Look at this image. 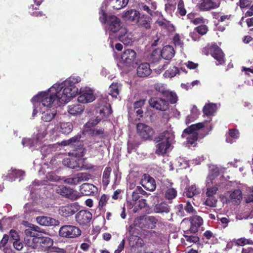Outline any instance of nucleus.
I'll list each match as a JSON object with an SVG mask.
<instances>
[{
	"instance_id": "1",
	"label": "nucleus",
	"mask_w": 253,
	"mask_h": 253,
	"mask_svg": "<svg viewBox=\"0 0 253 253\" xmlns=\"http://www.w3.org/2000/svg\"><path fill=\"white\" fill-rule=\"evenodd\" d=\"M81 81L79 76H72L60 83L54 84L47 91L34 96L31 99L34 106L33 117L39 112L42 121H51L57 114L56 108L69 102L77 96L78 89L75 84Z\"/></svg>"
},
{
	"instance_id": "2",
	"label": "nucleus",
	"mask_w": 253,
	"mask_h": 253,
	"mask_svg": "<svg viewBox=\"0 0 253 253\" xmlns=\"http://www.w3.org/2000/svg\"><path fill=\"white\" fill-rule=\"evenodd\" d=\"M106 7V3L103 2L99 11V20L102 23H105L107 21L106 32L109 35L108 42L110 47L114 49V42L117 41V35L122 29L125 28L121 26L120 19L115 16H110L107 21V14L105 12Z\"/></svg>"
},
{
	"instance_id": "3",
	"label": "nucleus",
	"mask_w": 253,
	"mask_h": 253,
	"mask_svg": "<svg viewBox=\"0 0 253 253\" xmlns=\"http://www.w3.org/2000/svg\"><path fill=\"white\" fill-rule=\"evenodd\" d=\"M203 223V218L197 215L190 216L189 220L185 219L182 220L181 226L185 241L189 243L199 244L200 239L198 237V230Z\"/></svg>"
},
{
	"instance_id": "4",
	"label": "nucleus",
	"mask_w": 253,
	"mask_h": 253,
	"mask_svg": "<svg viewBox=\"0 0 253 253\" xmlns=\"http://www.w3.org/2000/svg\"><path fill=\"white\" fill-rule=\"evenodd\" d=\"M85 154V149L82 146L69 153L67 157L63 159V164L68 168L76 169L82 168L84 169L95 171L100 169V167L86 163L83 160Z\"/></svg>"
},
{
	"instance_id": "5",
	"label": "nucleus",
	"mask_w": 253,
	"mask_h": 253,
	"mask_svg": "<svg viewBox=\"0 0 253 253\" xmlns=\"http://www.w3.org/2000/svg\"><path fill=\"white\" fill-rule=\"evenodd\" d=\"M207 124L204 122L192 125L183 130L181 136L186 139V145L187 146H195L199 138H203L208 134V132H206L208 126Z\"/></svg>"
},
{
	"instance_id": "6",
	"label": "nucleus",
	"mask_w": 253,
	"mask_h": 253,
	"mask_svg": "<svg viewBox=\"0 0 253 253\" xmlns=\"http://www.w3.org/2000/svg\"><path fill=\"white\" fill-rule=\"evenodd\" d=\"M174 135L170 130H166L160 134L157 138L156 153L163 155L172 149V144L174 142Z\"/></svg>"
},
{
	"instance_id": "7",
	"label": "nucleus",
	"mask_w": 253,
	"mask_h": 253,
	"mask_svg": "<svg viewBox=\"0 0 253 253\" xmlns=\"http://www.w3.org/2000/svg\"><path fill=\"white\" fill-rule=\"evenodd\" d=\"M157 223L158 219L153 216L141 215L135 218L133 225L141 229L152 230L156 228Z\"/></svg>"
},
{
	"instance_id": "8",
	"label": "nucleus",
	"mask_w": 253,
	"mask_h": 253,
	"mask_svg": "<svg viewBox=\"0 0 253 253\" xmlns=\"http://www.w3.org/2000/svg\"><path fill=\"white\" fill-rule=\"evenodd\" d=\"M136 64V53L131 49L125 50L121 56V59L118 66L121 68L133 67Z\"/></svg>"
},
{
	"instance_id": "9",
	"label": "nucleus",
	"mask_w": 253,
	"mask_h": 253,
	"mask_svg": "<svg viewBox=\"0 0 253 253\" xmlns=\"http://www.w3.org/2000/svg\"><path fill=\"white\" fill-rule=\"evenodd\" d=\"M81 234V229L76 226L65 225L59 229V236L65 238H75L79 237Z\"/></svg>"
},
{
	"instance_id": "10",
	"label": "nucleus",
	"mask_w": 253,
	"mask_h": 253,
	"mask_svg": "<svg viewBox=\"0 0 253 253\" xmlns=\"http://www.w3.org/2000/svg\"><path fill=\"white\" fill-rule=\"evenodd\" d=\"M77 83L75 84H78ZM77 87L76 85H75ZM79 90V89H78ZM79 93V96L78 98V100L79 102L82 103H86L88 102H92L95 100V95L92 89H90L88 87H82L80 89V92L78 91V95Z\"/></svg>"
},
{
	"instance_id": "11",
	"label": "nucleus",
	"mask_w": 253,
	"mask_h": 253,
	"mask_svg": "<svg viewBox=\"0 0 253 253\" xmlns=\"http://www.w3.org/2000/svg\"><path fill=\"white\" fill-rule=\"evenodd\" d=\"M221 0H200L197 4V8L201 11H209L218 8Z\"/></svg>"
},
{
	"instance_id": "12",
	"label": "nucleus",
	"mask_w": 253,
	"mask_h": 253,
	"mask_svg": "<svg viewBox=\"0 0 253 253\" xmlns=\"http://www.w3.org/2000/svg\"><path fill=\"white\" fill-rule=\"evenodd\" d=\"M92 219V214L87 210H82L76 213V221L81 226H89Z\"/></svg>"
},
{
	"instance_id": "13",
	"label": "nucleus",
	"mask_w": 253,
	"mask_h": 253,
	"mask_svg": "<svg viewBox=\"0 0 253 253\" xmlns=\"http://www.w3.org/2000/svg\"><path fill=\"white\" fill-rule=\"evenodd\" d=\"M47 126L45 124H42L37 126L36 131L34 133L33 137L36 143L41 147L42 144L45 140V137L47 134Z\"/></svg>"
},
{
	"instance_id": "14",
	"label": "nucleus",
	"mask_w": 253,
	"mask_h": 253,
	"mask_svg": "<svg viewBox=\"0 0 253 253\" xmlns=\"http://www.w3.org/2000/svg\"><path fill=\"white\" fill-rule=\"evenodd\" d=\"M56 192L71 201H75L80 198V195L76 191L64 185L58 186L56 189Z\"/></svg>"
},
{
	"instance_id": "15",
	"label": "nucleus",
	"mask_w": 253,
	"mask_h": 253,
	"mask_svg": "<svg viewBox=\"0 0 253 253\" xmlns=\"http://www.w3.org/2000/svg\"><path fill=\"white\" fill-rule=\"evenodd\" d=\"M79 205L76 203H72L62 206L59 208V214L64 217H68L74 214L77 211Z\"/></svg>"
},
{
	"instance_id": "16",
	"label": "nucleus",
	"mask_w": 253,
	"mask_h": 253,
	"mask_svg": "<svg viewBox=\"0 0 253 253\" xmlns=\"http://www.w3.org/2000/svg\"><path fill=\"white\" fill-rule=\"evenodd\" d=\"M38 243L34 246L31 247V249L37 250L40 251H45L50 250L51 248L54 247L53 245V240L49 237H46L43 239L38 241Z\"/></svg>"
},
{
	"instance_id": "17",
	"label": "nucleus",
	"mask_w": 253,
	"mask_h": 253,
	"mask_svg": "<svg viewBox=\"0 0 253 253\" xmlns=\"http://www.w3.org/2000/svg\"><path fill=\"white\" fill-rule=\"evenodd\" d=\"M136 128L138 134L145 139L150 138L154 133V130L150 126L143 123L138 124Z\"/></svg>"
},
{
	"instance_id": "18",
	"label": "nucleus",
	"mask_w": 253,
	"mask_h": 253,
	"mask_svg": "<svg viewBox=\"0 0 253 253\" xmlns=\"http://www.w3.org/2000/svg\"><path fill=\"white\" fill-rule=\"evenodd\" d=\"M150 106L157 110L165 111L169 108V102L162 98H151L149 100Z\"/></svg>"
},
{
	"instance_id": "19",
	"label": "nucleus",
	"mask_w": 253,
	"mask_h": 253,
	"mask_svg": "<svg viewBox=\"0 0 253 253\" xmlns=\"http://www.w3.org/2000/svg\"><path fill=\"white\" fill-rule=\"evenodd\" d=\"M211 52L212 56L218 62L217 65H221L224 63V54L221 49L216 45L211 47Z\"/></svg>"
},
{
	"instance_id": "20",
	"label": "nucleus",
	"mask_w": 253,
	"mask_h": 253,
	"mask_svg": "<svg viewBox=\"0 0 253 253\" xmlns=\"http://www.w3.org/2000/svg\"><path fill=\"white\" fill-rule=\"evenodd\" d=\"M144 178L140 180V185L146 190L154 191L156 189V182L150 175H143Z\"/></svg>"
},
{
	"instance_id": "21",
	"label": "nucleus",
	"mask_w": 253,
	"mask_h": 253,
	"mask_svg": "<svg viewBox=\"0 0 253 253\" xmlns=\"http://www.w3.org/2000/svg\"><path fill=\"white\" fill-rule=\"evenodd\" d=\"M117 40L121 41L124 44L129 45L133 42L132 35L130 33H128L125 28L122 29V30L117 35Z\"/></svg>"
},
{
	"instance_id": "22",
	"label": "nucleus",
	"mask_w": 253,
	"mask_h": 253,
	"mask_svg": "<svg viewBox=\"0 0 253 253\" xmlns=\"http://www.w3.org/2000/svg\"><path fill=\"white\" fill-rule=\"evenodd\" d=\"M98 191V189L94 185L84 183L80 186V192L83 195L87 196H93Z\"/></svg>"
},
{
	"instance_id": "23",
	"label": "nucleus",
	"mask_w": 253,
	"mask_h": 253,
	"mask_svg": "<svg viewBox=\"0 0 253 253\" xmlns=\"http://www.w3.org/2000/svg\"><path fill=\"white\" fill-rule=\"evenodd\" d=\"M97 112H99V116L96 117L94 122L91 123L90 121H89L88 124H91L92 125H97L102 119L111 114L112 111L109 106H103L100 107Z\"/></svg>"
},
{
	"instance_id": "24",
	"label": "nucleus",
	"mask_w": 253,
	"mask_h": 253,
	"mask_svg": "<svg viewBox=\"0 0 253 253\" xmlns=\"http://www.w3.org/2000/svg\"><path fill=\"white\" fill-rule=\"evenodd\" d=\"M145 102V99H140L133 103L132 108H128V113L132 114L135 112L136 115L139 117H142L143 114V111L142 107L144 106Z\"/></svg>"
},
{
	"instance_id": "25",
	"label": "nucleus",
	"mask_w": 253,
	"mask_h": 253,
	"mask_svg": "<svg viewBox=\"0 0 253 253\" xmlns=\"http://www.w3.org/2000/svg\"><path fill=\"white\" fill-rule=\"evenodd\" d=\"M139 16L140 13L139 11L134 9H130L124 14L123 17L126 21L136 23Z\"/></svg>"
},
{
	"instance_id": "26",
	"label": "nucleus",
	"mask_w": 253,
	"mask_h": 253,
	"mask_svg": "<svg viewBox=\"0 0 253 253\" xmlns=\"http://www.w3.org/2000/svg\"><path fill=\"white\" fill-rule=\"evenodd\" d=\"M90 176L91 175H86L84 176H82V175H75L73 177L64 179V182L70 185H76L83 181H86L90 177Z\"/></svg>"
},
{
	"instance_id": "27",
	"label": "nucleus",
	"mask_w": 253,
	"mask_h": 253,
	"mask_svg": "<svg viewBox=\"0 0 253 253\" xmlns=\"http://www.w3.org/2000/svg\"><path fill=\"white\" fill-rule=\"evenodd\" d=\"M152 70L150 65L147 63L140 64L137 69V74L139 77H145L150 75Z\"/></svg>"
},
{
	"instance_id": "28",
	"label": "nucleus",
	"mask_w": 253,
	"mask_h": 253,
	"mask_svg": "<svg viewBox=\"0 0 253 253\" xmlns=\"http://www.w3.org/2000/svg\"><path fill=\"white\" fill-rule=\"evenodd\" d=\"M37 222L39 225L43 226H51L56 225V223H58V221L51 217L39 216L37 217Z\"/></svg>"
},
{
	"instance_id": "29",
	"label": "nucleus",
	"mask_w": 253,
	"mask_h": 253,
	"mask_svg": "<svg viewBox=\"0 0 253 253\" xmlns=\"http://www.w3.org/2000/svg\"><path fill=\"white\" fill-rule=\"evenodd\" d=\"M175 54V51L171 45L165 46L161 52L162 57L166 60L171 59Z\"/></svg>"
},
{
	"instance_id": "30",
	"label": "nucleus",
	"mask_w": 253,
	"mask_h": 253,
	"mask_svg": "<svg viewBox=\"0 0 253 253\" xmlns=\"http://www.w3.org/2000/svg\"><path fill=\"white\" fill-rule=\"evenodd\" d=\"M84 107L81 104L77 103L68 106V113L73 116L80 115L84 111Z\"/></svg>"
},
{
	"instance_id": "31",
	"label": "nucleus",
	"mask_w": 253,
	"mask_h": 253,
	"mask_svg": "<svg viewBox=\"0 0 253 253\" xmlns=\"http://www.w3.org/2000/svg\"><path fill=\"white\" fill-rule=\"evenodd\" d=\"M239 136L240 133L238 130L236 129H230L228 134H226V142L232 144L239 138Z\"/></svg>"
},
{
	"instance_id": "32",
	"label": "nucleus",
	"mask_w": 253,
	"mask_h": 253,
	"mask_svg": "<svg viewBox=\"0 0 253 253\" xmlns=\"http://www.w3.org/2000/svg\"><path fill=\"white\" fill-rule=\"evenodd\" d=\"M218 108L217 104L210 103L206 104L203 109V113L206 116H212Z\"/></svg>"
},
{
	"instance_id": "33",
	"label": "nucleus",
	"mask_w": 253,
	"mask_h": 253,
	"mask_svg": "<svg viewBox=\"0 0 253 253\" xmlns=\"http://www.w3.org/2000/svg\"><path fill=\"white\" fill-rule=\"evenodd\" d=\"M230 201L233 204L237 205L241 202L243 195H242V191L237 189L232 191V193L230 194Z\"/></svg>"
},
{
	"instance_id": "34",
	"label": "nucleus",
	"mask_w": 253,
	"mask_h": 253,
	"mask_svg": "<svg viewBox=\"0 0 253 253\" xmlns=\"http://www.w3.org/2000/svg\"><path fill=\"white\" fill-rule=\"evenodd\" d=\"M46 237L41 236L39 237H25L24 238V244L29 248L34 246L38 241L43 240Z\"/></svg>"
},
{
	"instance_id": "35",
	"label": "nucleus",
	"mask_w": 253,
	"mask_h": 253,
	"mask_svg": "<svg viewBox=\"0 0 253 253\" xmlns=\"http://www.w3.org/2000/svg\"><path fill=\"white\" fill-rule=\"evenodd\" d=\"M200 193V191L199 190V189L196 188L194 185H190L188 187H187L186 189H185V192H184L185 196L188 198H192L194 196L198 195Z\"/></svg>"
},
{
	"instance_id": "36",
	"label": "nucleus",
	"mask_w": 253,
	"mask_h": 253,
	"mask_svg": "<svg viewBox=\"0 0 253 253\" xmlns=\"http://www.w3.org/2000/svg\"><path fill=\"white\" fill-rule=\"evenodd\" d=\"M150 21L151 18L150 17L143 15L141 17L139 16L136 23L140 26L146 29H149L151 27Z\"/></svg>"
},
{
	"instance_id": "37",
	"label": "nucleus",
	"mask_w": 253,
	"mask_h": 253,
	"mask_svg": "<svg viewBox=\"0 0 253 253\" xmlns=\"http://www.w3.org/2000/svg\"><path fill=\"white\" fill-rule=\"evenodd\" d=\"M190 111L191 114L188 115L186 119V124L187 125L194 121L197 118L199 114V111L196 106H193Z\"/></svg>"
},
{
	"instance_id": "38",
	"label": "nucleus",
	"mask_w": 253,
	"mask_h": 253,
	"mask_svg": "<svg viewBox=\"0 0 253 253\" xmlns=\"http://www.w3.org/2000/svg\"><path fill=\"white\" fill-rule=\"evenodd\" d=\"M238 247H243L246 245H253V241L251 239H248L245 237H242L238 239H234L232 243Z\"/></svg>"
},
{
	"instance_id": "39",
	"label": "nucleus",
	"mask_w": 253,
	"mask_h": 253,
	"mask_svg": "<svg viewBox=\"0 0 253 253\" xmlns=\"http://www.w3.org/2000/svg\"><path fill=\"white\" fill-rule=\"evenodd\" d=\"M180 70L175 66H170L164 74V76L167 78H171L179 73Z\"/></svg>"
},
{
	"instance_id": "40",
	"label": "nucleus",
	"mask_w": 253,
	"mask_h": 253,
	"mask_svg": "<svg viewBox=\"0 0 253 253\" xmlns=\"http://www.w3.org/2000/svg\"><path fill=\"white\" fill-rule=\"evenodd\" d=\"M154 211L156 213H163L169 212V206L165 202L158 203L154 206Z\"/></svg>"
},
{
	"instance_id": "41",
	"label": "nucleus",
	"mask_w": 253,
	"mask_h": 253,
	"mask_svg": "<svg viewBox=\"0 0 253 253\" xmlns=\"http://www.w3.org/2000/svg\"><path fill=\"white\" fill-rule=\"evenodd\" d=\"M73 130V125L71 123H62L60 124L59 131L64 134H68Z\"/></svg>"
},
{
	"instance_id": "42",
	"label": "nucleus",
	"mask_w": 253,
	"mask_h": 253,
	"mask_svg": "<svg viewBox=\"0 0 253 253\" xmlns=\"http://www.w3.org/2000/svg\"><path fill=\"white\" fill-rule=\"evenodd\" d=\"M120 84L118 83H112L109 88V94L113 98H116L119 93Z\"/></svg>"
},
{
	"instance_id": "43",
	"label": "nucleus",
	"mask_w": 253,
	"mask_h": 253,
	"mask_svg": "<svg viewBox=\"0 0 253 253\" xmlns=\"http://www.w3.org/2000/svg\"><path fill=\"white\" fill-rule=\"evenodd\" d=\"M213 18L215 19L218 20V22L219 23H225V25L227 26L230 22V15H220L219 13H213Z\"/></svg>"
},
{
	"instance_id": "44",
	"label": "nucleus",
	"mask_w": 253,
	"mask_h": 253,
	"mask_svg": "<svg viewBox=\"0 0 253 253\" xmlns=\"http://www.w3.org/2000/svg\"><path fill=\"white\" fill-rule=\"evenodd\" d=\"M209 169L210 174H220L226 172L225 168L215 165H210Z\"/></svg>"
},
{
	"instance_id": "45",
	"label": "nucleus",
	"mask_w": 253,
	"mask_h": 253,
	"mask_svg": "<svg viewBox=\"0 0 253 253\" xmlns=\"http://www.w3.org/2000/svg\"><path fill=\"white\" fill-rule=\"evenodd\" d=\"M128 2V0H112L111 4L114 9L119 10L125 7Z\"/></svg>"
},
{
	"instance_id": "46",
	"label": "nucleus",
	"mask_w": 253,
	"mask_h": 253,
	"mask_svg": "<svg viewBox=\"0 0 253 253\" xmlns=\"http://www.w3.org/2000/svg\"><path fill=\"white\" fill-rule=\"evenodd\" d=\"M22 144L24 146H28L30 148L34 147L36 149L40 148L39 145L36 143L35 138H34L33 136L32 139L26 138H23L22 141Z\"/></svg>"
},
{
	"instance_id": "47",
	"label": "nucleus",
	"mask_w": 253,
	"mask_h": 253,
	"mask_svg": "<svg viewBox=\"0 0 253 253\" xmlns=\"http://www.w3.org/2000/svg\"><path fill=\"white\" fill-rule=\"evenodd\" d=\"M168 99L171 104H174L178 100V97L176 94L173 91L168 90L165 92V96Z\"/></svg>"
},
{
	"instance_id": "48",
	"label": "nucleus",
	"mask_w": 253,
	"mask_h": 253,
	"mask_svg": "<svg viewBox=\"0 0 253 253\" xmlns=\"http://www.w3.org/2000/svg\"><path fill=\"white\" fill-rule=\"evenodd\" d=\"M109 199V195L106 194H103L102 195L101 197H100V199H99V203H98V209H99V210L103 209L104 207L106 206Z\"/></svg>"
},
{
	"instance_id": "49",
	"label": "nucleus",
	"mask_w": 253,
	"mask_h": 253,
	"mask_svg": "<svg viewBox=\"0 0 253 253\" xmlns=\"http://www.w3.org/2000/svg\"><path fill=\"white\" fill-rule=\"evenodd\" d=\"M81 139V135L78 134L72 138L67 140L63 141L61 142L62 145L66 146L69 145H75L77 142H79Z\"/></svg>"
},
{
	"instance_id": "50",
	"label": "nucleus",
	"mask_w": 253,
	"mask_h": 253,
	"mask_svg": "<svg viewBox=\"0 0 253 253\" xmlns=\"http://www.w3.org/2000/svg\"><path fill=\"white\" fill-rule=\"evenodd\" d=\"M176 197V190L172 188H168L165 191V198L168 200H172Z\"/></svg>"
},
{
	"instance_id": "51",
	"label": "nucleus",
	"mask_w": 253,
	"mask_h": 253,
	"mask_svg": "<svg viewBox=\"0 0 253 253\" xmlns=\"http://www.w3.org/2000/svg\"><path fill=\"white\" fill-rule=\"evenodd\" d=\"M53 148L52 145H44L41 147V153L43 156H46L52 153Z\"/></svg>"
},
{
	"instance_id": "52",
	"label": "nucleus",
	"mask_w": 253,
	"mask_h": 253,
	"mask_svg": "<svg viewBox=\"0 0 253 253\" xmlns=\"http://www.w3.org/2000/svg\"><path fill=\"white\" fill-rule=\"evenodd\" d=\"M207 200L205 201V205L210 207H215L216 199L214 196H207Z\"/></svg>"
},
{
	"instance_id": "53",
	"label": "nucleus",
	"mask_w": 253,
	"mask_h": 253,
	"mask_svg": "<svg viewBox=\"0 0 253 253\" xmlns=\"http://www.w3.org/2000/svg\"><path fill=\"white\" fill-rule=\"evenodd\" d=\"M156 23L163 28H168L170 26V23L166 19H163V17L158 18L156 21Z\"/></svg>"
},
{
	"instance_id": "54",
	"label": "nucleus",
	"mask_w": 253,
	"mask_h": 253,
	"mask_svg": "<svg viewBox=\"0 0 253 253\" xmlns=\"http://www.w3.org/2000/svg\"><path fill=\"white\" fill-rule=\"evenodd\" d=\"M133 205L135 206V208H138V209H139L144 208L146 205H147L146 200L144 199H140L136 201H133Z\"/></svg>"
},
{
	"instance_id": "55",
	"label": "nucleus",
	"mask_w": 253,
	"mask_h": 253,
	"mask_svg": "<svg viewBox=\"0 0 253 253\" xmlns=\"http://www.w3.org/2000/svg\"><path fill=\"white\" fill-rule=\"evenodd\" d=\"M173 43L176 46H179L181 48L183 47V42L181 40V37L178 34H176L173 38Z\"/></svg>"
},
{
	"instance_id": "56",
	"label": "nucleus",
	"mask_w": 253,
	"mask_h": 253,
	"mask_svg": "<svg viewBox=\"0 0 253 253\" xmlns=\"http://www.w3.org/2000/svg\"><path fill=\"white\" fill-rule=\"evenodd\" d=\"M104 132V129L102 128L94 129L92 130V139L94 137L100 138L102 137Z\"/></svg>"
},
{
	"instance_id": "57",
	"label": "nucleus",
	"mask_w": 253,
	"mask_h": 253,
	"mask_svg": "<svg viewBox=\"0 0 253 253\" xmlns=\"http://www.w3.org/2000/svg\"><path fill=\"white\" fill-rule=\"evenodd\" d=\"M177 10L179 14L181 16H184L186 13V9L184 8V2L182 0H180L178 1L177 5Z\"/></svg>"
},
{
	"instance_id": "58",
	"label": "nucleus",
	"mask_w": 253,
	"mask_h": 253,
	"mask_svg": "<svg viewBox=\"0 0 253 253\" xmlns=\"http://www.w3.org/2000/svg\"><path fill=\"white\" fill-rule=\"evenodd\" d=\"M7 235H8V237L10 238V241H20L19 235L18 234L17 231L16 230L13 229L10 230V231H9V234Z\"/></svg>"
},
{
	"instance_id": "59",
	"label": "nucleus",
	"mask_w": 253,
	"mask_h": 253,
	"mask_svg": "<svg viewBox=\"0 0 253 253\" xmlns=\"http://www.w3.org/2000/svg\"><path fill=\"white\" fill-rule=\"evenodd\" d=\"M36 232V231H33V229H27L25 230V231H24V233L26 235V237H25V238H39V237L37 236V234L35 233Z\"/></svg>"
},
{
	"instance_id": "60",
	"label": "nucleus",
	"mask_w": 253,
	"mask_h": 253,
	"mask_svg": "<svg viewBox=\"0 0 253 253\" xmlns=\"http://www.w3.org/2000/svg\"><path fill=\"white\" fill-rule=\"evenodd\" d=\"M42 252H45V253H65L66 251L65 250L63 249H60L57 247H53L51 248L49 250L45 251H41Z\"/></svg>"
},
{
	"instance_id": "61",
	"label": "nucleus",
	"mask_w": 253,
	"mask_h": 253,
	"mask_svg": "<svg viewBox=\"0 0 253 253\" xmlns=\"http://www.w3.org/2000/svg\"><path fill=\"white\" fill-rule=\"evenodd\" d=\"M13 243V247L15 249L18 251H21L23 249V244L20 240L19 241H10Z\"/></svg>"
},
{
	"instance_id": "62",
	"label": "nucleus",
	"mask_w": 253,
	"mask_h": 253,
	"mask_svg": "<svg viewBox=\"0 0 253 253\" xmlns=\"http://www.w3.org/2000/svg\"><path fill=\"white\" fill-rule=\"evenodd\" d=\"M196 31L199 34L203 35L207 32L208 27L205 24H202L196 28Z\"/></svg>"
},
{
	"instance_id": "63",
	"label": "nucleus",
	"mask_w": 253,
	"mask_h": 253,
	"mask_svg": "<svg viewBox=\"0 0 253 253\" xmlns=\"http://www.w3.org/2000/svg\"><path fill=\"white\" fill-rule=\"evenodd\" d=\"M184 210H185L186 212H188L189 214H192L195 212L194 208H193V206H192L189 201L186 203V206L184 207Z\"/></svg>"
},
{
	"instance_id": "64",
	"label": "nucleus",
	"mask_w": 253,
	"mask_h": 253,
	"mask_svg": "<svg viewBox=\"0 0 253 253\" xmlns=\"http://www.w3.org/2000/svg\"><path fill=\"white\" fill-rule=\"evenodd\" d=\"M160 54L159 52L155 51L153 52L151 55V57L150 60L152 63H156L158 62V61L161 59L160 58Z\"/></svg>"
}]
</instances>
